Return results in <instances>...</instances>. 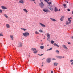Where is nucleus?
Masks as SVG:
<instances>
[{
    "label": "nucleus",
    "mask_w": 73,
    "mask_h": 73,
    "mask_svg": "<svg viewBox=\"0 0 73 73\" xmlns=\"http://www.w3.org/2000/svg\"><path fill=\"white\" fill-rule=\"evenodd\" d=\"M23 35L25 37H27L29 36V33L28 32H25L23 33Z\"/></svg>",
    "instance_id": "f257e3e1"
},
{
    "label": "nucleus",
    "mask_w": 73,
    "mask_h": 73,
    "mask_svg": "<svg viewBox=\"0 0 73 73\" xmlns=\"http://www.w3.org/2000/svg\"><path fill=\"white\" fill-rule=\"evenodd\" d=\"M39 6H40V7L41 8H43V7H44V3L42 2H41L39 4Z\"/></svg>",
    "instance_id": "f03ea898"
},
{
    "label": "nucleus",
    "mask_w": 73,
    "mask_h": 73,
    "mask_svg": "<svg viewBox=\"0 0 73 73\" xmlns=\"http://www.w3.org/2000/svg\"><path fill=\"white\" fill-rule=\"evenodd\" d=\"M48 8L49 9H50V10L52 11H53V7H52L50 5H49L48 6Z\"/></svg>",
    "instance_id": "7ed1b4c3"
},
{
    "label": "nucleus",
    "mask_w": 73,
    "mask_h": 73,
    "mask_svg": "<svg viewBox=\"0 0 73 73\" xmlns=\"http://www.w3.org/2000/svg\"><path fill=\"white\" fill-rule=\"evenodd\" d=\"M46 61L47 62H48V63L50 62V61H51V59H50V58H48L47 59Z\"/></svg>",
    "instance_id": "20e7f679"
},
{
    "label": "nucleus",
    "mask_w": 73,
    "mask_h": 73,
    "mask_svg": "<svg viewBox=\"0 0 73 73\" xmlns=\"http://www.w3.org/2000/svg\"><path fill=\"white\" fill-rule=\"evenodd\" d=\"M62 46H63V47L64 48V49H66V50H68V48H67L66 46V45H65L64 44H63L62 45Z\"/></svg>",
    "instance_id": "39448f33"
},
{
    "label": "nucleus",
    "mask_w": 73,
    "mask_h": 73,
    "mask_svg": "<svg viewBox=\"0 0 73 73\" xmlns=\"http://www.w3.org/2000/svg\"><path fill=\"white\" fill-rule=\"evenodd\" d=\"M19 2L20 4H24V0H20L19 1Z\"/></svg>",
    "instance_id": "423d86ee"
},
{
    "label": "nucleus",
    "mask_w": 73,
    "mask_h": 73,
    "mask_svg": "<svg viewBox=\"0 0 73 73\" xmlns=\"http://www.w3.org/2000/svg\"><path fill=\"white\" fill-rule=\"evenodd\" d=\"M22 46H23V43H20L19 44L18 47H22Z\"/></svg>",
    "instance_id": "0eeeda50"
},
{
    "label": "nucleus",
    "mask_w": 73,
    "mask_h": 73,
    "mask_svg": "<svg viewBox=\"0 0 73 73\" xmlns=\"http://www.w3.org/2000/svg\"><path fill=\"white\" fill-rule=\"evenodd\" d=\"M44 1H46V2L49 4V5H50L51 4V2H48L47 0H44Z\"/></svg>",
    "instance_id": "6e6552de"
},
{
    "label": "nucleus",
    "mask_w": 73,
    "mask_h": 73,
    "mask_svg": "<svg viewBox=\"0 0 73 73\" xmlns=\"http://www.w3.org/2000/svg\"><path fill=\"white\" fill-rule=\"evenodd\" d=\"M69 24H71V22H69L68 21H67L66 23V25H69Z\"/></svg>",
    "instance_id": "1a4fd4ad"
},
{
    "label": "nucleus",
    "mask_w": 73,
    "mask_h": 73,
    "mask_svg": "<svg viewBox=\"0 0 73 73\" xmlns=\"http://www.w3.org/2000/svg\"><path fill=\"white\" fill-rule=\"evenodd\" d=\"M10 38L12 40H13L14 37H13V35H10Z\"/></svg>",
    "instance_id": "9d476101"
},
{
    "label": "nucleus",
    "mask_w": 73,
    "mask_h": 73,
    "mask_svg": "<svg viewBox=\"0 0 73 73\" xmlns=\"http://www.w3.org/2000/svg\"><path fill=\"white\" fill-rule=\"evenodd\" d=\"M39 24H40L41 26L42 27H46V26H45V25H44L40 23H39Z\"/></svg>",
    "instance_id": "9b49d317"
},
{
    "label": "nucleus",
    "mask_w": 73,
    "mask_h": 73,
    "mask_svg": "<svg viewBox=\"0 0 73 73\" xmlns=\"http://www.w3.org/2000/svg\"><path fill=\"white\" fill-rule=\"evenodd\" d=\"M1 8L3 9H7V8L6 7L4 6H2Z\"/></svg>",
    "instance_id": "f8f14e48"
},
{
    "label": "nucleus",
    "mask_w": 73,
    "mask_h": 73,
    "mask_svg": "<svg viewBox=\"0 0 73 73\" xmlns=\"http://www.w3.org/2000/svg\"><path fill=\"white\" fill-rule=\"evenodd\" d=\"M43 11H44V12H46V13H47V12H48V9H43Z\"/></svg>",
    "instance_id": "ddd939ff"
},
{
    "label": "nucleus",
    "mask_w": 73,
    "mask_h": 73,
    "mask_svg": "<svg viewBox=\"0 0 73 73\" xmlns=\"http://www.w3.org/2000/svg\"><path fill=\"white\" fill-rule=\"evenodd\" d=\"M47 36L48 39H50V34H49V33H47Z\"/></svg>",
    "instance_id": "4468645a"
},
{
    "label": "nucleus",
    "mask_w": 73,
    "mask_h": 73,
    "mask_svg": "<svg viewBox=\"0 0 73 73\" xmlns=\"http://www.w3.org/2000/svg\"><path fill=\"white\" fill-rule=\"evenodd\" d=\"M54 11L55 12H57V11H58V9H57V7H55L54 8Z\"/></svg>",
    "instance_id": "2eb2a0df"
},
{
    "label": "nucleus",
    "mask_w": 73,
    "mask_h": 73,
    "mask_svg": "<svg viewBox=\"0 0 73 73\" xmlns=\"http://www.w3.org/2000/svg\"><path fill=\"white\" fill-rule=\"evenodd\" d=\"M23 10V11H24L25 12V13H27V12H28V10H27V9H24Z\"/></svg>",
    "instance_id": "dca6fc26"
},
{
    "label": "nucleus",
    "mask_w": 73,
    "mask_h": 73,
    "mask_svg": "<svg viewBox=\"0 0 73 73\" xmlns=\"http://www.w3.org/2000/svg\"><path fill=\"white\" fill-rule=\"evenodd\" d=\"M6 27L7 28H10V26H9V25L8 24H6Z\"/></svg>",
    "instance_id": "f3484780"
},
{
    "label": "nucleus",
    "mask_w": 73,
    "mask_h": 73,
    "mask_svg": "<svg viewBox=\"0 0 73 73\" xmlns=\"http://www.w3.org/2000/svg\"><path fill=\"white\" fill-rule=\"evenodd\" d=\"M72 19V17H70L68 19V21H69V22H71L72 21V20H71Z\"/></svg>",
    "instance_id": "a211bd4d"
},
{
    "label": "nucleus",
    "mask_w": 73,
    "mask_h": 73,
    "mask_svg": "<svg viewBox=\"0 0 73 73\" xmlns=\"http://www.w3.org/2000/svg\"><path fill=\"white\" fill-rule=\"evenodd\" d=\"M50 19H51V20H52L53 21H56V20L54 19H53V18H50Z\"/></svg>",
    "instance_id": "6ab92c4d"
},
{
    "label": "nucleus",
    "mask_w": 73,
    "mask_h": 73,
    "mask_svg": "<svg viewBox=\"0 0 73 73\" xmlns=\"http://www.w3.org/2000/svg\"><path fill=\"white\" fill-rule=\"evenodd\" d=\"M35 34H36V35H37V34H40V33L37 31H35Z\"/></svg>",
    "instance_id": "aec40b11"
},
{
    "label": "nucleus",
    "mask_w": 73,
    "mask_h": 73,
    "mask_svg": "<svg viewBox=\"0 0 73 73\" xmlns=\"http://www.w3.org/2000/svg\"><path fill=\"white\" fill-rule=\"evenodd\" d=\"M54 46H57V47H59V46H58V44H57L56 43H54Z\"/></svg>",
    "instance_id": "412c9836"
},
{
    "label": "nucleus",
    "mask_w": 73,
    "mask_h": 73,
    "mask_svg": "<svg viewBox=\"0 0 73 73\" xmlns=\"http://www.w3.org/2000/svg\"><path fill=\"white\" fill-rule=\"evenodd\" d=\"M56 57L58 58H62V56H57Z\"/></svg>",
    "instance_id": "4be33fe9"
},
{
    "label": "nucleus",
    "mask_w": 73,
    "mask_h": 73,
    "mask_svg": "<svg viewBox=\"0 0 73 73\" xmlns=\"http://www.w3.org/2000/svg\"><path fill=\"white\" fill-rule=\"evenodd\" d=\"M63 6L64 7V8H67V6H66V4H63Z\"/></svg>",
    "instance_id": "5701e85b"
},
{
    "label": "nucleus",
    "mask_w": 73,
    "mask_h": 73,
    "mask_svg": "<svg viewBox=\"0 0 73 73\" xmlns=\"http://www.w3.org/2000/svg\"><path fill=\"white\" fill-rule=\"evenodd\" d=\"M54 66H57V65H58V63H56V62L54 63Z\"/></svg>",
    "instance_id": "b1692460"
},
{
    "label": "nucleus",
    "mask_w": 73,
    "mask_h": 73,
    "mask_svg": "<svg viewBox=\"0 0 73 73\" xmlns=\"http://www.w3.org/2000/svg\"><path fill=\"white\" fill-rule=\"evenodd\" d=\"M40 49H44V46H40Z\"/></svg>",
    "instance_id": "393cba45"
},
{
    "label": "nucleus",
    "mask_w": 73,
    "mask_h": 73,
    "mask_svg": "<svg viewBox=\"0 0 73 73\" xmlns=\"http://www.w3.org/2000/svg\"><path fill=\"white\" fill-rule=\"evenodd\" d=\"M21 30H23V31H27V29H23L22 28H21Z\"/></svg>",
    "instance_id": "a878e982"
},
{
    "label": "nucleus",
    "mask_w": 73,
    "mask_h": 73,
    "mask_svg": "<svg viewBox=\"0 0 73 73\" xmlns=\"http://www.w3.org/2000/svg\"><path fill=\"white\" fill-rule=\"evenodd\" d=\"M54 41H53V40H51V44H54Z\"/></svg>",
    "instance_id": "bb28decb"
},
{
    "label": "nucleus",
    "mask_w": 73,
    "mask_h": 73,
    "mask_svg": "<svg viewBox=\"0 0 73 73\" xmlns=\"http://www.w3.org/2000/svg\"><path fill=\"white\" fill-rule=\"evenodd\" d=\"M31 50H32L33 51H34L35 50H36V49L35 48H32L31 49Z\"/></svg>",
    "instance_id": "cd10ccee"
},
{
    "label": "nucleus",
    "mask_w": 73,
    "mask_h": 73,
    "mask_svg": "<svg viewBox=\"0 0 73 73\" xmlns=\"http://www.w3.org/2000/svg\"><path fill=\"white\" fill-rule=\"evenodd\" d=\"M39 31L40 32V33H41V32H43V31L41 29L39 30Z\"/></svg>",
    "instance_id": "c85d7f7f"
},
{
    "label": "nucleus",
    "mask_w": 73,
    "mask_h": 73,
    "mask_svg": "<svg viewBox=\"0 0 73 73\" xmlns=\"http://www.w3.org/2000/svg\"><path fill=\"white\" fill-rule=\"evenodd\" d=\"M4 16H5V17H6V18H8V16H7V14H5Z\"/></svg>",
    "instance_id": "c756f323"
},
{
    "label": "nucleus",
    "mask_w": 73,
    "mask_h": 73,
    "mask_svg": "<svg viewBox=\"0 0 73 73\" xmlns=\"http://www.w3.org/2000/svg\"><path fill=\"white\" fill-rule=\"evenodd\" d=\"M35 54H36V53H37V51L36 50L35 51H34L33 52Z\"/></svg>",
    "instance_id": "7c9ffc66"
},
{
    "label": "nucleus",
    "mask_w": 73,
    "mask_h": 73,
    "mask_svg": "<svg viewBox=\"0 0 73 73\" xmlns=\"http://www.w3.org/2000/svg\"><path fill=\"white\" fill-rule=\"evenodd\" d=\"M52 50V48H50V49L47 50V51L48 50Z\"/></svg>",
    "instance_id": "2f4dec72"
},
{
    "label": "nucleus",
    "mask_w": 73,
    "mask_h": 73,
    "mask_svg": "<svg viewBox=\"0 0 73 73\" xmlns=\"http://www.w3.org/2000/svg\"><path fill=\"white\" fill-rule=\"evenodd\" d=\"M56 53H58V54L59 53V51L58 50H56Z\"/></svg>",
    "instance_id": "473e14b6"
},
{
    "label": "nucleus",
    "mask_w": 73,
    "mask_h": 73,
    "mask_svg": "<svg viewBox=\"0 0 73 73\" xmlns=\"http://www.w3.org/2000/svg\"><path fill=\"white\" fill-rule=\"evenodd\" d=\"M64 17H65V16H63L61 17V18H62L63 19H64Z\"/></svg>",
    "instance_id": "72a5a7b5"
},
{
    "label": "nucleus",
    "mask_w": 73,
    "mask_h": 73,
    "mask_svg": "<svg viewBox=\"0 0 73 73\" xmlns=\"http://www.w3.org/2000/svg\"><path fill=\"white\" fill-rule=\"evenodd\" d=\"M42 66H44V62H42Z\"/></svg>",
    "instance_id": "f704fd0d"
},
{
    "label": "nucleus",
    "mask_w": 73,
    "mask_h": 73,
    "mask_svg": "<svg viewBox=\"0 0 73 73\" xmlns=\"http://www.w3.org/2000/svg\"><path fill=\"white\" fill-rule=\"evenodd\" d=\"M60 20L61 21H63V19L62 18L60 19Z\"/></svg>",
    "instance_id": "c9c22d12"
},
{
    "label": "nucleus",
    "mask_w": 73,
    "mask_h": 73,
    "mask_svg": "<svg viewBox=\"0 0 73 73\" xmlns=\"http://www.w3.org/2000/svg\"><path fill=\"white\" fill-rule=\"evenodd\" d=\"M0 13H3V12H2V10L0 9Z\"/></svg>",
    "instance_id": "e433bc0d"
},
{
    "label": "nucleus",
    "mask_w": 73,
    "mask_h": 73,
    "mask_svg": "<svg viewBox=\"0 0 73 73\" xmlns=\"http://www.w3.org/2000/svg\"><path fill=\"white\" fill-rule=\"evenodd\" d=\"M29 1H35V0H29Z\"/></svg>",
    "instance_id": "4c0bfd02"
},
{
    "label": "nucleus",
    "mask_w": 73,
    "mask_h": 73,
    "mask_svg": "<svg viewBox=\"0 0 73 73\" xmlns=\"http://www.w3.org/2000/svg\"><path fill=\"white\" fill-rule=\"evenodd\" d=\"M3 35L1 34V33H0V36H3Z\"/></svg>",
    "instance_id": "58836bf2"
},
{
    "label": "nucleus",
    "mask_w": 73,
    "mask_h": 73,
    "mask_svg": "<svg viewBox=\"0 0 73 73\" xmlns=\"http://www.w3.org/2000/svg\"><path fill=\"white\" fill-rule=\"evenodd\" d=\"M40 1L41 3H42V1H43L42 0H40Z\"/></svg>",
    "instance_id": "ea45409f"
},
{
    "label": "nucleus",
    "mask_w": 73,
    "mask_h": 73,
    "mask_svg": "<svg viewBox=\"0 0 73 73\" xmlns=\"http://www.w3.org/2000/svg\"><path fill=\"white\" fill-rule=\"evenodd\" d=\"M67 11H70V10L69 9H68Z\"/></svg>",
    "instance_id": "a19ab883"
},
{
    "label": "nucleus",
    "mask_w": 73,
    "mask_h": 73,
    "mask_svg": "<svg viewBox=\"0 0 73 73\" xmlns=\"http://www.w3.org/2000/svg\"><path fill=\"white\" fill-rule=\"evenodd\" d=\"M73 60H70V62H73Z\"/></svg>",
    "instance_id": "79ce46f5"
},
{
    "label": "nucleus",
    "mask_w": 73,
    "mask_h": 73,
    "mask_svg": "<svg viewBox=\"0 0 73 73\" xmlns=\"http://www.w3.org/2000/svg\"><path fill=\"white\" fill-rule=\"evenodd\" d=\"M44 54H42L41 55H39V56H42Z\"/></svg>",
    "instance_id": "37998d69"
},
{
    "label": "nucleus",
    "mask_w": 73,
    "mask_h": 73,
    "mask_svg": "<svg viewBox=\"0 0 73 73\" xmlns=\"http://www.w3.org/2000/svg\"><path fill=\"white\" fill-rule=\"evenodd\" d=\"M68 44H70V42H68Z\"/></svg>",
    "instance_id": "c03bdc74"
},
{
    "label": "nucleus",
    "mask_w": 73,
    "mask_h": 73,
    "mask_svg": "<svg viewBox=\"0 0 73 73\" xmlns=\"http://www.w3.org/2000/svg\"><path fill=\"white\" fill-rule=\"evenodd\" d=\"M56 59L54 58H53L52 59V60H55Z\"/></svg>",
    "instance_id": "a18cd8bd"
},
{
    "label": "nucleus",
    "mask_w": 73,
    "mask_h": 73,
    "mask_svg": "<svg viewBox=\"0 0 73 73\" xmlns=\"http://www.w3.org/2000/svg\"><path fill=\"white\" fill-rule=\"evenodd\" d=\"M51 73H53V71H51Z\"/></svg>",
    "instance_id": "49530a36"
},
{
    "label": "nucleus",
    "mask_w": 73,
    "mask_h": 73,
    "mask_svg": "<svg viewBox=\"0 0 73 73\" xmlns=\"http://www.w3.org/2000/svg\"><path fill=\"white\" fill-rule=\"evenodd\" d=\"M71 65H73V62H72L71 63Z\"/></svg>",
    "instance_id": "de8ad7c7"
},
{
    "label": "nucleus",
    "mask_w": 73,
    "mask_h": 73,
    "mask_svg": "<svg viewBox=\"0 0 73 73\" xmlns=\"http://www.w3.org/2000/svg\"><path fill=\"white\" fill-rule=\"evenodd\" d=\"M65 58V57L64 56H63L62 57L63 58Z\"/></svg>",
    "instance_id": "09e8293b"
},
{
    "label": "nucleus",
    "mask_w": 73,
    "mask_h": 73,
    "mask_svg": "<svg viewBox=\"0 0 73 73\" xmlns=\"http://www.w3.org/2000/svg\"><path fill=\"white\" fill-rule=\"evenodd\" d=\"M47 40L48 41H49V39H48V38H47Z\"/></svg>",
    "instance_id": "8fccbe9b"
},
{
    "label": "nucleus",
    "mask_w": 73,
    "mask_h": 73,
    "mask_svg": "<svg viewBox=\"0 0 73 73\" xmlns=\"http://www.w3.org/2000/svg\"><path fill=\"white\" fill-rule=\"evenodd\" d=\"M34 3H35V4H36V3H35V1H34Z\"/></svg>",
    "instance_id": "3c124183"
},
{
    "label": "nucleus",
    "mask_w": 73,
    "mask_h": 73,
    "mask_svg": "<svg viewBox=\"0 0 73 73\" xmlns=\"http://www.w3.org/2000/svg\"><path fill=\"white\" fill-rule=\"evenodd\" d=\"M72 14H73V11H72Z\"/></svg>",
    "instance_id": "603ef678"
},
{
    "label": "nucleus",
    "mask_w": 73,
    "mask_h": 73,
    "mask_svg": "<svg viewBox=\"0 0 73 73\" xmlns=\"http://www.w3.org/2000/svg\"><path fill=\"white\" fill-rule=\"evenodd\" d=\"M59 11H60V9H59Z\"/></svg>",
    "instance_id": "864d4df0"
},
{
    "label": "nucleus",
    "mask_w": 73,
    "mask_h": 73,
    "mask_svg": "<svg viewBox=\"0 0 73 73\" xmlns=\"http://www.w3.org/2000/svg\"><path fill=\"white\" fill-rule=\"evenodd\" d=\"M41 45H43V44H41Z\"/></svg>",
    "instance_id": "5fc2aeb1"
},
{
    "label": "nucleus",
    "mask_w": 73,
    "mask_h": 73,
    "mask_svg": "<svg viewBox=\"0 0 73 73\" xmlns=\"http://www.w3.org/2000/svg\"><path fill=\"white\" fill-rule=\"evenodd\" d=\"M66 2H67V3H68V2L67 1Z\"/></svg>",
    "instance_id": "6e6d98bb"
},
{
    "label": "nucleus",
    "mask_w": 73,
    "mask_h": 73,
    "mask_svg": "<svg viewBox=\"0 0 73 73\" xmlns=\"http://www.w3.org/2000/svg\"><path fill=\"white\" fill-rule=\"evenodd\" d=\"M59 70H60V68H59Z\"/></svg>",
    "instance_id": "4d7b16f0"
},
{
    "label": "nucleus",
    "mask_w": 73,
    "mask_h": 73,
    "mask_svg": "<svg viewBox=\"0 0 73 73\" xmlns=\"http://www.w3.org/2000/svg\"><path fill=\"white\" fill-rule=\"evenodd\" d=\"M42 41V40H40V41Z\"/></svg>",
    "instance_id": "13d9d810"
},
{
    "label": "nucleus",
    "mask_w": 73,
    "mask_h": 73,
    "mask_svg": "<svg viewBox=\"0 0 73 73\" xmlns=\"http://www.w3.org/2000/svg\"><path fill=\"white\" fill-rule=\"evenodd\" d=\"M72 38H73V36H72Z\"/></svg>",
    "instance_id": "bf43d9fd"
},
{
    "label": "nucleus",
    "mask_w": 73,
    "mask_h": 73,
    "mask_svg": "<svg viewBox=\"0 0 73 73\" xmlns=\"http://www.w3.org/2000/svg\"><path fill=\"white\" fill-rule=\"evenodd\" d=\"M44 37L45 38V36H44Z\"/></svg>",
    "instance_id": "052dcab7"
},
{
    "label": "nucleus",
    "mask_w": 73,
    "mask_h": 73,
    "mask_svg": "<svg viewBox=\"0 0 73 73\" xmlns=\"http://www.w3.org/2000/svg\"><path fill=\"white\" fill-rule=\"evenodd\" d=\"M2 68H4V67H2Z\"/></svg>",
    "instance_id": "680f3d73"
},
{
    "label": "nucleus",
    "mask_w": 73,
    "mask_h": 73,
    "mask_svg": "<svg viewBox=\"0 0 73 73\" xmlns=\"http://www.w3.org/2000/svg\"><path fill=\"white\" fill-rule=\"evenodd\" d=\"M43 39H45V38H43Z\"/></svg>",
    "instance_id": "e2e57ef3"
},
{
    "label": "nucleus",
    "mask_w": 73,
    "mask_h": 73,
    "mask_svg": "<svg viewBox=\"0 0 73 73\" xmlns=\"http://www.w3.org/2000/svg\"><path fill=\"white\" fill-rule=\"evenodd\" d=\"M40 69L41 70H42L41 69Z\"/></svg>",
    "instance_id": "0e129e2a"
},
{
    "label": "nucleus",
    "mask_w": 73,
    "mask_h": 73,
    "mask_svg": "<svg viewBox=\"0 0 73 73\" xmlns=\"http://www.w3.org/2000/svg\"><path fill=\"white\" fill-rule=\"evenodd\" d=\"M44 58L43 59H42V60H44Z\"/></svg>",
    "instance_id": "69168bd1"
},
{
    "label": "nucleus",
    "mask_w": 73,
    "mask_h": 73,
    "mask_svg": "<svg viewBox=\"0 0 73 73\" xmlns=\"http://www.w3.org/2000/svg\"><path fill=\"white\" fill-rule=\"evenodd\" d=\"M41 68H42V66H41Z\"/></svg>",
    "instance_id": "338daca9"
},
{
    "label": "nucleus",
    "mask_w": 73,
    "mask_h": 73,
    "mask_svg": "<svg viewBox=\"0 0 73 73\" xmlns=\"http://www.w3.org/2000/svg\"><path fill=\"white\" fill-rule=\"evenodd\" d=\"M4 58H5V57H4Z\"/></svg>",
    "instance_id": "774afa93"
}]
</instances>
